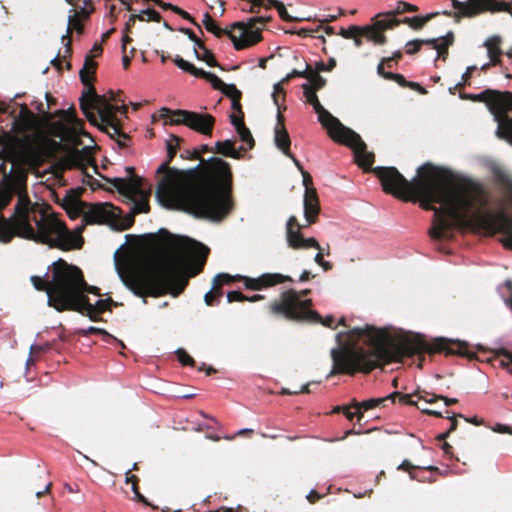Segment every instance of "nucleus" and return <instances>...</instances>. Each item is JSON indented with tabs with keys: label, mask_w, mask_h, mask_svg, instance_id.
Returning a JSON list of instances; mask_svg holds the SVG:
<instances>
[{
	"label": "nucleus",
	"mask_w": 512,
	"mask_h": 512,
	"mask_svg": "<svg viewBox=\"0 0 512 512\" xmlns=\"http://www.w3.org/2000/svg\"><path fill=\"white\" fill-rule=\"evenodd\" d=\"M65 311L78 312L94 322L103 321L101 314L112 311V298L100 299L95 304H91L89 299H84L81 306L67 305Z\"/></svg>",
	"instance_id": "27"
},
{
	"label": "nucleus",
	"mask_w": 512,
	"mask_h": 512,
	"mask_svg": "<svg viewBox=\"0 0 512 512\" xmlns=\"http://www.w3.org/2000/svg\"><path fill=\"white\" fill-rule=\"evenodd\" d=\"M412 398L407 394H402L401 392H393L385 397L380 398H371L365 401H362L361 403L357 402L356 400H353V407L358 410V421H361L363 418V411H368L370 409L376 408L380 405L385 406V403L390 401L391 403H411Z\"/></svg>",
	"instance_id": "29"
},
{
	"label": "nucleus",
	"mask_w": 512,
	"mask_h": 512,
	"mask_svg": "<svg viewBox=\"0 0 512 512\" xmlns=\"http://www.w3.org/2000/svg\"><path fill=\"white\" fill-rule=\"evenodd\" d=\"M303 185L305 187L304 194V216L307 221L306 226H310L317 222L320 213V203L316 189L313 187L312 176L309 172L303 171Z\"/></svg>",
	"instance_id": "22"
},
{
	"label": "nucleus",
	"mask_w": 512,
	"mask_h": 512,
	"mask_svg": "<svg viewBox=\"0 0 512 512\" xmlns=\"http://www.w3.org/2000/svg\"><path fill=\"white\" fill-rule=\"evenodd\" d=\"M500 43L501 38L498 36H493L485 42V46L488 51V56L493 65H496L499 62V57L502 54V51L500 49Z\"/></svg>",
	"instance_id": "41"
},
{
	"label": "nucleus",
	"mask_w": 512,
	"mask_h": 512,
	"mask_svg": "<svg viewBox=\"0 0 512 512\" xmlns=\"http://www.w3.org/2000/svg\"><path fill=\"white\" fill-rule=\"evenodd\" d=\"M438 13H430L425 16H414V17H404L403 19H398L401 23L407 24L414 30H420L424 27V25L437 16Z\"/></svg>",
	"instance_id": "42"
},
{
	"label": "nucleus",
	"mask_w": 512,
	"mask_h": 512,
	"mask_svg": "<svg viewBox=\"0 0 512 512\" xmlns=\"http://www.w3.org/2000/svg\"><path fill=\"white\" fill-rule=\"evenodd\" d=\"M334 322V317L332 315H328L325 318L321 317V319L317 321H303L302 323H321L325 327L335 329L337 326L334 325Z\"/></svg>",
	"instance_id": "58"
},
{
	"label": "nucleus",
	"mask_w": 512,
	"mask_h": 512,
	"mask_svg": "<svg viewBox=\"0 0 512 512\" xmlns=\"http://www.w3.org/2000/svg\"><path fill=\"white\" fill-rule=\"evenodd\" d=\"M126 483L131 484L132 491L134 493V500L144 504L145 506H150L152 509H158L157 506L152 505L147 498L141 494L139 490V478L136 475H126Z\"/></svg>",
	"instance_id": "40"
},
{
	"label": "nucleus",
	"mask_w": 512,
	"mask_h": 512,
	"mask_svg": "<svg viewBox=\"0 0 512 512\" xmlns=\"http://www.w3.org/2000/svg\"><path fill=\"white\" fill-rule=\"evenodd\" d=\"M334 142L345 145L353 150L355 163L364 171L372 172L375 160L373 152L367 151V145L359 134L346 127L333 139Z\"/></svg>",
	"instance_id": "15"
},
{
	"label": "nucleus",
	"mask_w": 512,
	"mask_h": 512,
	"mask_svg": "<svg viewBox=\"0 0 512 512\" xmlns=\"http://www.w3.org/2000/svg\"><path fill=\"white\" fill-rule=\"evenodd\" d=\"M119 98H79L83 114L91 124L97 125L98 121L109 127L113 134L128 139L129 137L121 131L117 114L125 113L127 108L124 101L121 104L112 103Z\"/></svg>",
	"instance_id": "9"
},
{
	"label": "nucleus",
	"mask_w": 512,
	"mask_h": 512,
	"mask_svg": "<svg viewBox=\"0 0 512 512\" xmlns=\"http://www.w3.org/2000/svg\"><path fill=\"white\" fill-rule=\"evenodd\" d=\"M339 346L331 350L334 375L370 373L382 364L400 362L404 357L444 352L448 355V339L428 342L421 334L395 333L365 324L337 334Z\"/></svg>",
	"instance_id": "1"
},
{
	"label": "nucleus",
	"mask_w": 512,
	"mask_h": 512,
	"mask_svg": "<svg viewBox=\"0 0 512 512\" xmlns=\"http://www.w3.org/2000/svg\"><path fill=\"white\" fill-rule=\"evenodd\" d=\"M307 227L306 225H301L298 222L296 216H291L286 224V238L289 247L292 249H309L315 248L319 252L315 255L314 261L320 266L324 261V253L322 252V247L318 243V241L313 238H304L301 230L302 228Z\"/></svg>",
	"instance_id": "18"
},
{
	"label": "nucleus",
	"mask_w": 512,
	"mask_h": 512,
	"mask_svg": "<svg viewBox=\"0 0 512 512\" xmlns=\"http://www.w3.org/2000/svg\"><path fill=\"white\" fill-rule=\"evenodd\" d=\"M183 71L190 73L191 75L200 78V73L203 72V69L196 68L192 63L186 62V65L182 68Z\"/></svg>",
	"instance_id": "61"
},
{
	"label": "nucleus",
	"mask_w": 512,
	"mask_h": 512,
	"mask_svg": "<svg viewBox=\"0 0 512 512\" xmlns=\"http://www.w3.org/2000/svg\"><path fill=\"white\" fill-rule=\"evenodd\" d=\"M183 141L182 138L171 135L169 140L166 142L167 146V160L162 163L158 169L157 174L162 175L158 185H157V191L156 196L159 200V202L168 208H172L173 204L175 203V200L178 196V188L173 185L174 183L172 180L170 181V176L176 171V172H187V170H180L176 168H171L169 165L173 158L175 157L180 143Z\"/></svg>",
	"instance_id": "11"
},
{
	"label": "nucleus",
	"mask_w": 512,
	"mask_h": 512,
	"mask_svg": "<svg viewBox=\"0 0 512 512\" xmlns=\"http://www.w3.org/2000/svg\"><path fill=\"white\" fill-rule=\"evenodd\" d=\"M15 235L19 236L17 219L13 217L8 220L0 215V241L8 243Z\"/></svg>",
	"instance_id": "36"
},
{
	"label": "nucleus",
	"mask_w": 512,
	"mask_h": 512,
	"mask_svg": "<svg viewBox=\"0 0 512 512\" xmlns=\"http://www.w3.org/2000/svg\"><path fill=\"white\" fill-rule=\"evenodd\" d=\"M310 293V289L299 292L295 289L285 290L278 298L269 302L267 309L272 316L291 322L320 320L321 315L312 310V300L305 299Z\"/></svg>",
	"instance_id": "7"
},
{
	"label": "nucleus",
	"mask_w": 512,
	"mask_h": 512,
	"mask_svg": "<svg viewBox=\"0 0 512 512\" xmlns=\"http://www.w3.org/2000/svg\"><path fill=\"white\" fill-rule=\"evenodd\" d=\"M51 280H47L41 276H31L30 280L34 288L41 292H46L48 296V305L53 307L58 312L65 311L67 301L65 292L71 291L67 289L71 276L67 274V262L63 259H58L51 265ZM72 285H69L70 288Z\"/></svg>",
	"instance_id": "8"
},
{
	"label": "nucleus",
	"mask_w": 512,
	"mask_h": 512,
	"mask_svg": "<svg viewBox=\"0 0 512 512\" xmlns=\"http://www.w3.org/2000/svg\"><path fill=\"white\" fill-rule=\"evenodd\" d=\"M44 205L39 204H31L30 199L27 193L19 192L18 202L15 206V217L17 219V228L19 229V223L22 220H27V222H31L33 217V212L36 210H42Z\"/></svg>",
	"instance_id": "33"
},
{
	"label": "nucleus",
	"mask_w": 512,
	"mask_h": 512,
	"mask_svg": "<svg viewBox=\"0 0 512 512\" xmlns=\"http://www.w3.org/2000/svg\"><path fill=\"white\" fill-rule=\"evenodd\" d=\"M501 364L508 369L509 372H512V353L508 351H503Z\"/></svg>",
	"instance_id": "60"
},
{
	"label": "nucleus",
	"mask_w": 512,
	"mask_h": 512,
	"mask_svg": "<svg viewBox=\"0 0 512 512\" xmlns=\"http://www.w3.org/2000/svg\"><path fill=\"white\" fill-rule=\"evenodd\" d=\"M171 180L180 189L172 208L211 221L223 220L233 209V174L230 164L222 158L201 159L187 172L175 171Z\"/></svg>",
	"instance_id": "4"
},
{
	"label": "nucleus",
	"mask_w": 512,
	"mask_h": 512,
	"mask_svg": "<svg viewBox=\"0 0 512 512\" xmlns=\"http://www.w3.org/2000/svg\"><path fill=\"white\" fill-rule=\"evenodd\" d=\"M181 158L183 159H186V160H199V153L195 151V149L193 150H184L181 154H180Z\"/></svg>",
	"instance_id": "64"
},
{
	"label": "nucleus",
	"mask_w": 512,
	"mask_h": 512,
	"mask_svg": "<svg viewBox=\"0 0 512 512\" xmlns=\"http://www.w3.org/2000/svg\"><path fill=\"white\" fill-rule=\"evenodd\" d=\"M67 274L71 276V280H69L68 285H72L71 291L65 292L66 295V305L71 306H81L84 299H89L86 293H91L94 295L100 296V289L96 286L88 285L84 279L83 272L80 268L74 265H69L67 263ZM67 289H70L67 286Z\"/></svg>",
	"instance_id": "16"
},
{
	"label": "nucleus",
	"mask_w": 512,
	"mask_h": 512,
	"mask_svg": "<svg viewBox=\"0 0 512 512\" xmlns=\"http://www.w3.org/2000/svg\"><path fill=\"white\" fill-rule=\"evenodd\" d=\"M477 70L476 66H470L467 68L466 72L462 75V83H457L455 87H450V94H455L456 90H459V96H512V92L510 91H498L493 89H484L479 93H464L461 91V88L466 85H470L468 82L469 78L471 77L472 73Z\"/></svg>",
	"instance_id": "34"
},
{
	"label": "nucleus",
	"mask_w": 512,
	"mask_h": 512,
	"mask_svg": "<svg viewBox=\"0 0 512 512\" xmlns=\"http://www.w3.org/2000/svg\"><path fill=\"white\" fill-rule=\"evenodd\" d=\"M447 437H448V431H445L436 437V441L439 442V445L445 454H448V442L446 441Z\"/></svg>",
	"instance_id": "62"
},
{
	"label": "nucleus",
	"mask_w": 512,
	"mask_h": 512,
	"mask_svg": "<svg viewBox=\"0 0 512 512\" xmlns=\"http://www.w3.org/2000/svg\"><path fill=\"white\" fill-rule=\"evenodd\" d=\"M412 400L411 403H402V405L416 406L422 412L433 415L436 417H443L442 412L436 407L439 400L444 402V406H448V397H437L428 392H417L415 394H408Z\"/></svg>",
	"instance_id": "26"
},
{
	"label": "nucleus",
	"mask_w": 512,
	"mask_h": 512,
	"mask_svg": "<svg viewBox=\"0 0 512 512\" xmlns=\"http://www.w3.org/2000/svg\"><path fill=\"white\" fill-rule=\"evenodd\" d=\"M454 8L467 17H472L483 12H500L506 11L512 15V7L509 3L497 0H467L460 2L458 0H451Z\"/></svg>",
	"instance_id": "21"
},
{
	"label": "nucleus",
	"mask_w": 512,
	"mask_h": 512,
	"mask_svg": "<svg viewBox=\"0 0 512 512\" xmlns=\"http://www.w3.org/2000/svg\"><path fill=\"white\" fill-rule=\"evenodd\" d=\"M200 78L207 80L211 86L220 91L223 96H242L241 91L237 89L234 84H226L224 83L218 76L211 72L204 71L199 72Z\"/></svg>",
	"instance_id": "35"
},
{
	"label": "nucleus",
	"mask_w": 512,
	"mask_h": 512,
	"mask_svg": "<svg viewBox=\"0 0 512 512\" xmlns=\"http://www.w3.org/2000/svg\"><path fill=\"white\" fill-rule=\"evenodd\" d=\"M273 100L274 103L278 106V109H280L279 98H273ZM274 141L277 148L281 150L285 156H290L291 140L284 125V116L280 110H278L277 114V124L274 130Z\"/></svg>",
	"instance_id": "31"
},
{
	"label": "nucleus",
	"mask_w": 512,
	"mask_h": 512,
	"mask_svg": "<svg viewBox=\"0 0 512 512\" xmlns=\"http://www.w3.org/2000/svg\"><path fill=\"white\" fill-rule=\"evenodd\" d=\"M272 21V16H256L249 18L246 22H235L229 33L236 50L246 49L254 46L262 40V27Z\"/></svg>",
	"instance_id": "14"
},
{
	"label": "nucleus",
	"mask_w": 512,
	"mask_h": 512,
	"mask_svg": "<svg viewBox=\"0 0 512 512\" xmlns=\"http://www.w3.org/2000/svg\"><path fill=\"white\" fill-rule=\"evenodd\" d=\"M79 334L82 335V336H89V335H92V334H98V335H102L104 337V340L105 341H109V340H113V341H116V342H119L120 345L124 348L125 345L122 341H119L117 340L113 335H111L110 333H108L105 329L103 328H98V327H94V326H90L86 329H81L79 330Z\"/></svg>",
	"instance_id": "46"
},
{
	"label": "nucleus",
	"mask_w": 512,
	"mask_h": 512,
	"mask_svg": "<svg viewBox=\"0 0 512 512\" xmlns=\"http://www.w3.org/2000/svg\"><path fill=\"white\" fill-rule=\"evenodd\" d=\"M174 13L179 15V16H181L183 19L188 20L189 22H191L192 24L196 25L197 27H200L197 24V22L195 21V19L188 12L183 10L182 8L177 6V8L174 9Z\"/></svg>",
	"instance_id": "63"
},
{
	"label": "nucleus",
	"mask_w": 512,
	"mask_h": 512,
	"mask_svg": "<svg viewBox=\"0 0 512 512\" xmlns=\"http://www.w3.org/2000/svg\"><path fill=\"white\" fill-rule=\"evenodd\" d=\"M300 75H302V73H300V71L293 70L290 74H288L280 82H278V83H276L274 85V91L271 94V96H278L281 93L285 95V91H284V88H283L284 84L286 82H288L291 78H294V77H297V76H300Z\"/></svg>",
	"instance_id": "49"
},
{
	"label": "nucleus",
	"mask_w": 512,
	"mask_h": 512,
	"mask_svg": "<svg viewBox=\"0 0 512 512\" xmlns=\"http://www.w3.org/2000/svg\"><path fill=\"white\" fill-rule=\"evenodd\" d=\"M375 18L374 24L360 27V36L376 45H384L387 43L384 32L398 26L400 21L393 13H380Z\"/></svg>",
	"instance_id": "20"
},
{
	"label": "nucleus",
	"mask_w": 512,
	"mask_h": 512,
	"mask_svg": "<svg viewBox=\"0 0 512 512\" xmlns=\"http://www.w3.org/2000/svg\"><path fill=\"white\" fill-rule=\"evenodd\" d=\"M307 101L313 106L315 112L318 114L319 122L327 130V134L332 140L346 128L338 118L333 116L321 105L319 98H307Z\"/></svg>",
	"instance_id": "28"
},
{
	"label": "nucleus",
	"mask_w": 512,
	"mask_h": 512,
	"mask_svg": "<svg viewBox=\"0 0 512 512\" xmlns=\"http://www.w3.org/2000/svg\"><path fill=\"white\" fill-rule=\"evenodd\" d=\"M450 355H458L465 357L469 360L476 359V354L473 352L467 342L450 339Z\"/></svg>",
	"instance_id": "39"
},
{
	"label": "nucleus",
	"mask_w": 512,
	"mask_h": 512,
	"mask_svg": "<svg viewBox=\"0 0 512 512\" xmlns=\"http://www.w3.org/2000/svg\"><path fill=\"white\" fill-rule=\"evenodd\" d=\"M236 280L242 281L245 288L249 290H262L264 288L273 287L277 284L294 281L290 276L280 273H264L257 278L248 276H231L227 273H220L214 277L211 290L204 296L206 305L214 306L218 304L223 295V285L231 284Z\"/></svg>",
	"instance_id": "10"
},
{
	"label": "nucleus",
	"mask_w": 512,
	"mask_h": 512,
	"mask_svg": "<svg viewBox=\"0 0 512 512\" xmlns=\"http://www.w3.org/2000/svg\"><path fill=\"white\" fill-rule=\"evenodd\" d=\"M137 20L145 21L146 18H144L142 15H138V14L130 15V17L128 18V20H127V22L125 24L124 32L125 33H131L132 28L134 27V25H135Z\"/></svg>",
	"instance_id": "57"
},
{
	"label": "nucleus",
	"mask_w": 512,
	"mask_h": 512,
	"mask_svg": "<svg viewBox=\"0 0 512 512\" xmlns=\"http://www.w3.org/2000/svg\"><path fill=\"white\" fill-rule=\"evenodd\" d=\"M83 6H77L69 11V14H77L79 18L86 21L90 19L91 14L94 12L95 7L91 0H82Z\"/></svg>",
	"instance_id": "45"
},
{
	"label": "nucleus",
	"mask_w": 512,
	"mask_h": 512,
	"mask_svg": "<svg viewBox=\"0 0 512 512\" xmlns=\"http://www.w3.org/2000/svg\"><path fill=\"white\" fill-rule=\"evenodd\" d=\"M83 149L80 150H73L69 152L63 159H62V165L66 169H79L83 172L85 179L83 180L84 183L87 185L94 187V185L99 186L98 181L87 172V166L93 165L94 170L97 171V166L94 164V159L89 156L88 154L84 153Z\"/></svg>",
	"instance_id": "24"
},
{
	"label": "nucleus",
	"mask_w": 512,
	"mask_h": 512,
	"mask_svg": "<svg viewBox=\"0 0 512 512\" xmlns=\"http://www.w3.org/2000/svg\"><path fill=\"white\" fill-rule=\"evenodd\" d=\"M402 57H403L402 52L400 50H398V51L394 52L391 57L383 58L377 67L378 74H383L385 72V70H384L385 63L397 64L402 59Z\"/></svg>",
	"instance_id": "50"
},
{
	"label": "nucleus",
	"mask_w": 512,
	"mask_h": 512,
	"mask_svg": "<svg viewBox=\"0 0 512 512\" xmlns=\"http://www.w3.org/2000/svg\"><path fill=\"white\" fill-rule=\"evenodd\" d=\"M339 34L346 39H352L354 36H360V26L352 25L347 29L341 28Z\"/></svg>",
	"instance_id": "56"
},
{
	"label": "nucleus",
	"mask_w": 512,
	"mask_h": 512,
	"mask_svg": "<svg viewBox=\"0 0 512 512\" xmlns=\"http://www.w3.org/2000/svg\"><path fill=\"white\" fill-rule=\"evenodd\" d=\"M380 75L387 80H394L402 87H406L408 84V81L401 74H397V73H393V72H384L383 74H380Z\"/></svg>",
	"instance_id": "53"
},
{
	"label": "nucleus",
	"mask_w": 512,
	"mask_h": 512,
	"mask_svg": "<svg viewBox=\"0 0 512 512\" xmlns=\"http://www.w3.org/2000/svg\"><path fill=\"white\" fill-rule=\"evenodd\" d=\"M84 22H86V20L79 18L77 14H69L66 33L61 37V41L65 46L64 54L63 56L58 54L51 61L58 70L62 69V62L66 61L72 54V33L75 31L77 35H82L84 33Z\"/></svg>",
	"instance_id": "25"
},
{
	"label": "nucleus",
	"mask_w": 512,
	"mask_h": 512,
	"mask_svg": "<svg viewBox=\"0 0 512 512\" xmlns=\"http://www.w3.org/2000/svg\"><path fill=\"white\" fill-rule=\"evenodd\" d=\"M238 152L239 151H236L235 148V141L230 139L217 141L215 143V147L213 148V153L215 154H220L224 157L240 160V153Z\"/></svg>",
	"instance_id": "38"
},
{
	"label": "nucleus",
	"mask_w": 512,
	"mask_h": 512,
	"mask_svg": "<svg viewBox=\"0 0 512 512\" xmlns=\"http://www.w3.org/2000/svg\"><path fill=\"white\" fill-rule=\"evenodd\" d=\"M422 44L431 45L433 49L437 51L436 65L439 61L445 62L448 55V34L440 37V39H429V40H413L409 41L405 45V52L409 55L417 53Z\"/></svg>",
	"instance_id": "30"
},
{
	"label": "nucleus",
	"mask_w": 512,
	"mask_h": 512,
	"mask_svg": "<svg viewBox=\"0 0 512 512\" xmlns=\"http://www.w3.org/2000/svg\"><path fill=\"white\" fill-rule=\"evenodd\" d=\"M247 299V296L240 291H230L227 293V301L232 302H243Z\"/></svg>",
	"instance_id": "59"
},
{
	"label": "nucleus",
	"mask_w": 512,
	"mask_h": 512,
	"mask_svg": "<svg viewBox=\"0 0 512 512\" xmlns=\"http://www.w3.org/2000/svg\"><path fill=\"white\" fill-rule=\"evenodd\" d=\"M318 32V29L317 30H314V29H309V28H301L300 30L296 31V30H290L289 33L291 34H297L301 37H313V38H321L323 42H325V39L323 36H316L315 33Z\"/></svg>",
	"instance_id": "55"
},
{
	"label": "nucleus",
	"mask_w": 512,
	"mask_h": 512,
	"mask_svg": "<svg viewBox=\"0 0 512 512\" xmlns=\"http://www.w3.org/2000/svg\"><path fill=\"white\" fill-rule=\"evenodd\" d=\"M484 101L498 122V134L505 133L512 141V98H469Z\"/></svg>",
	"instance_id": "17"
},
{
	"label": "nucleus",
	"mask_w": 512,
	"mask_h": 512,
	"mask_svg": "<svg viewBox=\"0 0 512 512\" xmlns=\"http://www.w3.org/2000/svg\"><path fill=\"white\" fill-rule=\"evenodd\" d=\"M335 66L336 61L334 59H330V66L328 68H325L324 62L317 63L315 70L306 65L305 71H300L302 75L299 76L307 79V82L301 85L303 96H317L316 92L326 84V80L319 73L321 71H331Z\"/></svg>",
	"instance_id": "23"
},
{
	"label": "nucleus",
	"mask_w": 512,
	"mask_h": 512,
	"mask_svg": "<svg viewBox=\"0 0 512 512\" xmlns=\"http://www.w3.org/2000/svg\"><path fill=\"white\" fill-rule=\"evenodd\" d=\"M230 119L241 141L246 143L249 149H252L255 146V141L250 130L246 127L244 123L243 116L231 115Z\"/></svg>",
	"instance_id": "37"
},
{
	"label": "nucleus",
	"mask_w": 512,
	"mask_h": 512,
	"mask_svg": "<svg viewBox=\"0 0 512 512\" xmlns=\"http://www.w3.org/2000/svg\"><path fill=\"white\" fill-rule=\"evenodd\" d=\"M110 208H113V205L108 203L90 205L83 213V220L86 224L90 225L107 223L113 217V213Z\"/></svg>",
	"instance_id": "32"
},
{
	"label": "nucleus",
	"mask_w": 512,
	"mask_h": 512,
	"mask_svg": "<svg viewBox=\"0 0 512 512\" xmlns=\"http://www.w3.org/2000/svg\"><path fill=\"white\" fill-rule=\"evenodd\" d=\"M497 291L512 312V280L506 279L503 284L498 286Z\"/></svg>",
	"instance_id": "44"
},
{
	"label": "nucleus",
	"mask_w": 512,
	"mask_h": 512,
	"mask_svg": "<svg viewBox=\"0 0 512 512\" xmlns=\"http://www.w3.org/2000/svg\"><path fill=\"white\" fill-rule=\"evenodd\" d=\"M50 210L49 205H44L42 210L33 212L31 222L22 220L19 223V237L62 251L81 248L82 237L70 232L65 222Z\"/></svg>",
	"instance_id": "6"
},
{
	"label": "nucleus",
	"mask_w": 512,
	"mask_h": 512,
	"mask_svg": "<svg viewBox=\"0 0 512 512\" xmlns=\"http://www.w3.org/2000/svg\"><path fill=\"white\" fill-rule=\"evenodd\" d=\"M103 47L101 43H95L88 55L85 57L84 65L79 71V77L83 85V90L80 96H101L97 93L93 83L95 81V74L97 69V62L93 59L102 54ZM102 96H119L113 90H110L108 94Z\"/></svg>",
	"instance_id": "19"
},
{
	"label": "nucleus",
	"mask_w": 512,
	"mask_h": 512,
	"mask_svg": "<svg viewBox=\"0 0 512 512\" xmlns=\"http://www.w3.org/2000/svg\"><path fill=\"white\" fill-rule=\"evenodd\" d=\"M167 237L166 245L172 255L148 266L133 269L121 275L125 286L135 296L161 297L167 294L178 297L183 293L191 277L202 272L209 248L185 236H173L165 229L159 231Z\"/></svg>",
	"instance_id": "2"
},
{
	"label": "nucleus",
	"mask_w": 512,
	"mask_h": 512,
	"mask_svg": "<svg viewBox=\"0 0 512 512\" xmlns=\"http://www.w3.org/2000/svg\"><path fill=\"white\" fill-rule=\"evenodd\" d=\"M13 194L14 192L9 188H0V210L10 204Z\"/></svg>",
	"instance_id": "51"
},
{
	"label": "nucleus",
	"mask_w": 512,
	"mask_h": 512,
	"mask_svg": "<svg viewBox=\"0 0 512 512\" xmlns=\"http://www.w3.org/2000/svg\"><path fill=\"white\" fill-rule=\"evenodd\" d=\"M195 56L198 60L204 61L210 67H220L219 63L214 57V54L206 47L202 51L194 49Z\"/></svg>",
	"instance_id": "47"
},
{
	"label": "nucleus",
	"mask_w": 512,
	"mask_h": 512,
	"mask_svg": "<svg viewBox=\"0 0 512 512\" xmlns=\"http://www.w3.org/2000/svg\"><path fill=\"white\" fill-rule=\"evenodd\" d=\"M108 183L123 196L133 201V214L148 213L150 211L149 196L150 191L144 188V179L134 176L130 179L124 178H107L103 177Z\"/></svg>",
	"instance_id": "13"
},
{
	"label": "nucleus",
	"mask_w": 512,
	"mask_h": 512,
	"mask_svg": "<svg viewBox=\"0 0 512 512\" xmlns=\"http://www.w3.org/2000/svg\"><path fill=\"white\" fill-rule=\"evenodd\" d=\"M203 25L208 32L213 33L218 38L223 35H227L229 37V33H231V31L219 27L209 13L204 15Z\"/></svg>",
	"instance_id": "43"
},
{
	"label": "nucleus",
	"mask_w": 512,
	"mask_h": 512,
	"mask_svg": "<svg viewBox=\"0 0 512 512\" xmlns=\"http://www.w3.org/2000/svg\"><path fill=\"white\" fill-rule=\"evenodd\" d=\"M177 359L183 366H195V360L184 350L178 349L176 351Z\"/></svg>",
	"instance_id": "52"
},
{
	"label": "nucleus",
	"mask_w": 512,
	"mask_h": 512,
	"mask_svg": "<svg viewBox=\"0 0 512 512\" xmlns=\"http://www.w3.org/2000/svg\"><path fill=\"white\" fill-rule=\"evenodd\" d=\"M372 173L386 194L434 212L428 235L435 251L448 254V167L426 162L411 181L392 166L375 167Z\"/></svg>",
	"instance_id": "3"
},
{
	"label": "nucleus",
	"mask_w": 512,
	"mask_h": 512,
	"mask_svg": "<svg viewBox=\"0 0 512 512\" xmlns=\"http://www.w3.org/2000/svg\"><path fill=\"white\" fill-rule=\"evenodd\" d=\"M138 15H142L144 18L145 16L148 17V19H146L145 21H153V22H161L162 21V16L159 12H157L156 10L154 9H145V10H142Z\"/></svg>",
	"instance_id": "54"
},
{
	"label": "nucleus",
	"mask_w": 512,
	"mask_h": 512,
	"mask_svg": "<svg viewBox=\"0 0 512 512\" xmlns=\"http://www.w3.org/2000/svg\"><path fill=\"white\" fill-rule=\"evenodd\" d=\"M492 174L499 191L512 206V176L500 167H494ZM455 181L456 174L450 170V229L456 217L458 203L464 212L463 217L468 228L484 236L503 234V246L512 249V216L503 208L498 211L486 210L489 204L487 191L476 181L464 180L456 199L453 187Z\"/></svg>",
	"instance_id": "5"
},
{
	"label": "nucleus",
	"mask_w": 512,
	"mask_h": 512,
	"mask_svg": "<svg viewBox=\"0 0 512 512\" xmlns=\"http://www.w3.org/2000/svg\"><path fill=\"white\" fill-rule=\"evenodd\" d=\"M419 8L414 5L404 1L397 2L396 8L388 13H393L394 17L397 18V15L405 13V12H417Z\"/></svg>",
	"instance_id": "48"
},
{
	"label": "nucleus",
	"mask_w": 512,
	"mask_h": 512,
	"mask_svg": "<svg viewBox=\"0 0 512 512\" xmlns=\"http://www.w3.org/2000/svg\"><path fill=\"white\" fill-rule=\"evenodd\" d=\"M159 117L164 120V124H183L198 133L208 136L212 134L215 124V118L208 113L171 110L165 107L159 110Z\"/></svg>",
	"instance_id": "12"
}]
</instances>
